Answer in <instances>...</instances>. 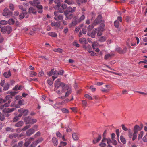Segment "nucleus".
Listing matches in <instances>:
<instances>
[{
	"mask_svg": "<svg viewBox=\"0 0 147 147\" xmlns=\"http://www.w3.org/2000/svg\"><path fill=\"white\" fill-rule=\"evenodd\" d=\"M34 1L33 3L31 1H30V4L32 5H33L35 6L36 5V7L38 9V12L39 13H41L42 12V7L40 5L38 4V3L37 1L38 0H33Z\"/></svg>",
	"mask_w": 147,
	"mask_h": 147,
	"instance_id": "5",
	"label": "nucleus"
},
{
	"mask_svg": "<svg viewBox=\"0 0 147 147\" xmlns=\"http://www.w3.org/2000/svg\"><path fill=\"white\" fill-rule=\"evenodd\" d=\"M59 13L58 12L56 11L54 12V15L55 16V17L54 19L56 20H61L63 18V17L61 14H59Z\"/></svg>",
	"mask_w": 147,
	"mask_h": 147,
	"instance_id": "12",
	"label": "nucleus"
},
{
	"mask_svg": "<svg viewBox=\"0 0 147 147\" xmlns=\"http://www.w3.org/2000/svg\"><path fill=\"white\" fill-rule=\"evenodd\" d=\"M113 55L110 54H107L105 55L104 57V59L106 60H107L108 59H109Z\"/></svg>",
	"mask_w": 147,
	"mask_h": 147,
	"instance_id": "28",
	"label": "nucleus"
},
{
	"mask_svg": "<svg viewBox=\"0 0 147 147\" xmlns=\"http://www.w3.org/2000/svg\"><path fill=\"white\" fill-rule=\"evenodd\" d=\"M15 22V21L13 19H10L8 21V23L10 25H13Z\"/></svg>",
	"mask_w": 147,
	"mask_h": 147,
	"instance_id": "37",
	"label": "nucleus"
},
{
	"mask_svg": "<svg viewBox=\"0 0 147 147\" xmlns=\"http://www.w3.org/2000/svg\"><path fill=\"white\" fill-rule=\"evenodd\" d=\"M18 111L20 113L18 117H21L22 115H26L28 113V111L27 110H25L22 109H20L18 110Z\"/></svg>",
	"mask_w": 147,
	"mask_h": 147,
	"instance_id": "8",
	"label": "nucleus"
},
{
	"mask_svg": "<svg viewBox=\"0 0 147 147\" xmlns=\"http://www.w3.org/2000/svg\"><path fill=\"white\" fill-rule=\"evenodd\" d=\"M53 51L55 52H58L59 53H62V49H60V48H55L54 49H53Z\"/></svg>",
	"mask_w": 147,
	"mask_h": 147,
	"instance_id": "42",
	"label": "nucleus"
},
{
	"mask_svg": "<svg viewBox=\"0 0 147 147\" xmlns=\"http://www.w3.org/2000/svg\"><path fill=\"white\" fill-rule=\"evenodd\" d=\"M84 96L86 98L90 100H92L93 99L92 97L91 96L88 94H85Z\"/></svg>",
	"mask_w": 147,
	"mask_h": 147,
	"instance_id": "45",
	"label": "nucleus"
},
{
	"mask_svg": "<svg viewBox=\"0 0 147 147\" xmlns=\"http://www.w3.org/2000/svg\"><path fill=\"white\" fill-rule=\"evenodd\" d=\"M4 119V115L1 113H0V119L1 121H3Z\"/></svg>",
	"mask_w": 147,
	"mask_h": 147,
	"instance_id": "58",
	"label": "nucleus"
},
{
	"mask_svg": "<svg viewBox=\"0 0 147 147\" xmlns=\"http://www.w3.org/2000/svg\"><path fill=\"white\" fill-rule=\"evenodd\" d=\"M88 51L89 53L91 52L90 53V55L92 56H97V55L96 53L92 52V51L90 49H88Z\"/></svg>",
	"mask_w": 147,
	"mask_h": 147,
	"instance_id": "36",
	"label": "nucleus"
},
{
	"mask_svg": "<svg viewBox=\"0 0 147 147\" xmlns=\"http://www.w3.org/2000/svg\"><path fill=\"white\" fill-rule=\"evenodd\" d=\"M106 39V38L105 37L102 36L100 38L99 41L101 42H104L105 41Z\"/></svg>",
	"mask_w": 147,
	"mask_h": 147,
	"instance_id": "51",
	"label": "nucleus"
},
{
	"mask_svg": "<svg viewBox=\"0 0 147 147\" xmlns=\"http://www.w3.org/2000/svg\"><path fill=\"white\" fill-rule=\"evenodd\" d=\"M76 8L75 7H74L73 8L70 7H68L67 10L65 11H67V13H72L74 12Z\"/></svg>",
	"mask_w": 147,
	"mask_h": 147,
	"instance_id": "21",
	"label": "nucleus"
},
{
	"mask_svg": "<svg viewBox=\"0 0 147 147\" xmlns=\"http://www.w3.org/2000/svg\"><path fill=\"white\" fill-rule=\"evenodd\" d=\"M6 102V100L5 99H3L2 98H0V109H2L4 108L5 107H8L11 101L10 100H9L8 102L5 103L4 104H2L3 103H5Z\"/></svg>",
	"mask_w": 147,
	"mask_h": 147,
	"instance_id": "4",
	"label": "nucleus"
},
{
	"mask_svg": "<svg viewBox=\"0 0 147 147\" xmlns=\"http://www.w3.org/2000/svg\"><path fill=\"white\" fill-rule=\"evenodd\" d=\"M43 140V139L42 138H40L37 140L36 141L38 144L40 142Z\"/></svg>",
	"mask_w": 147,
	"mask_h": 147,
	"instance_id": "62",
	"label": "nucleus"
},
{
	"mask_svg": "<svg viewBox=\"0 0 147 147\" xmlns=\"http://www.w3.org/2000/svg\"><path fill=\"white\" fill-rule=\"evenodd\" d=\"M102 18V16L100 15H99L98 16L97 19L95 20L94 22V25H95L99 22H100L101 20V19Z\"/></svg>",
	"mask_w": 147,
	"mask_h": 147,
	"instance_id": "19",
	"label": "nucleus"
},
{
	"mask_svg": "<svg viewBox=\"0 0 147 147\" xmlns=\"http://www.w3.org/2000/svg\"><path fill=\"white\" fill-rule=\"evenodd\" d=\"M85 18L84 15H82L79 19H77L76 21H75V20H73L72 21V24L74 26L76 25L78 22H80L81 21L83 20Z\"/></svg>",
	"mask_w": 147,
	"mask_h": 147,
	"instance_id": "11",
	"label": "nucleus"
},
{
	"mask_svg": "<svg viewBox=\"0 0 147 147\" xmlns=\"http://www.w3.org/2000/svg\"><path fill=\"white\" fill-rule=\"evenodd\" d=\"M143 140L144 142H147V133L143 138Z\"/></svg>",
	"mask_w": 147,
	"mask_h": 147,
	"instance_id": "56",
	"label": "nucleus"
},
{
	"mask_svg": "<svg viewBox=\"0 0 147 147\" xmlns=\"http://www.w3.org/2000/svg\"><path fill=\"white\" fill-rule=\"evenodd\" d=\"M15 109L12 108L9 109V108H6L4 109L3 111L4 113H10L13 111Z\"/></svg>",
	"mask_w": 147,
	"mask_h": 147,
	"instance_id": "14",
	"label": "nucleus"
},
{
	"mask_svg": "<svg viewBox=\"0 0 147 147\" xmlns=\"http://www.w3.org/2000/svg\"><path fill=\"white\" fill-rule=\"evenodd\" d=\"M31 127L30 125H28L25 126L22 129H18L16 130V131L17 132H20L22 130H25L28 128H30Z\"/></svg>",
	"mask_w": 147,
	"mask_h": 147,
	"instance_id": "18",
	"label": "nucleus"
},
{
	"mask_svg": "<svg viewBox=\"0 0 147 147\" xmlns=\"http://www.w3.org/2000/svg\"><path fill=\"white\" fill-rule=\"evenodd\" d=\"M114 25L115 27L117 28L119 27V22L117 21H115L114 22Z\"/></svg>",
	"mask_w": 147,
	"mask_h": 147,
	"instance_id": "44",
	"label": "nucleus"
},
{
	"mask_svg": "<svg viewBox=\"0 0 147 147\" xmlns=\"http://www.w3.org/2000/svg\"><path fill=\"white\" fill-rule=\"evenodd\" d=\"M56 134L57 137L58 138H60L62 136L61 134L59 132H57Z\"/></svg>",
	"mask_w": 147,
	"mask_h": 147,
	"instance_id": "60",
	"label": "nucleus"
},
{
	"mask_svg": "<svg viewBox=\"0 0 147 147\" xmlns=\"http://www.w3.org/2000/svg\"><path fill=\"white\" fill-rule=\"evenodd\" d=\"M29 12L30 13H32L34 14H35L36 12V9L32 7H30L29 9Z\"/></svg>",
	"mask_w": 147,
	"mask_h": 147,
	"instance_id": "24",
	"label": "nucleus"
},
{
	"mask_svg": "<svg viewBox=\"0 0 147 147\" xmlns=\"http://www.w3.org/2000/svg\"><path fill=\"white\" fill-rule=\"evenodd\" d=\"M60 145L62 146H65L67 144V143L65 142H61L60 143Z\"/></svg>",
	"mask_w": 147,
	"mask_h": 147,
	"instance_id": "61",
	"label": "nucleus"
},
{
	"mask_svg": "<svg viewBox=\"0 0 147 147\" xmlns=\"http://www.w3.org/2000/svg\"><path fill=\"white\" fill-rule=\"evenodd\" d=\"M30 120V117H27L25 118L24 119V121L26 123V124H30V123H28L26 121H27L28 122H29V121Z\"/></svg>",
	"mask_w": 147,
	"mask_h": 147,
	"instance_id": "54",
	"label": "nucleus"
},
{
	"mask_svg": "<svg viewBox=\"0 0 147 147\" xmlns=\"http://www.w3.org/2000/svg\"><path fill=\"white\" fill-rule=\"evenodd\" d=\"M10 9L13 11L14 10V6L12 4H10L9 5Z\"/></svg>",
	"mask_w": 147,
	"mask_h": 147,
	"instance_id": "59",
	"label": "nucleus"
},
{
	"mask_svg": "<svg viewBox=\"0 0 147 147\" xmlns=\"http://www.w3.org/2000/svg\"><path fill=\"white\" fill-rule=\"evenodd\" d=\"M28 17V14L27 13L25 12L21 14L19 16L20 19H22L24 17L27 18Z\"/></svg>",
	"mask_w": 147,
	"mask_h": 147,
	"instance_id": "17",
	"label": "nucleus"
},
{
	"mask_svg": "<svg viewBox=\"0 0 147 147\" xmlns=\"http://www.w3.org/2000/svg\"><path fill=\"white\" fill-rule=\"evenodd\" d=\"M65 2L66 3H67L69 5L73 3V2L72 1H71L69 0H66Z\"/></svg>",
	"mask_w": 147,
	"mask_h": 147,
	"instance_id": "57",
	"label": "nucleus"
},
{
	"mask_svg": "<svg viewBox=\"0 0 147 147\" xmlns=\"http://www.w3.org/2000/svg\"><path fill=\"white\" fill-rule=\"evenodd\" d=\"M26 121L28 123H30V124H32L37 122V120L35 119H31L30 118L29 122H28L27 121Z\"/></svg>",
	"mask_w": 147,
	"mask_h": 147,
	"instance_id": "22",
	"label": "nucleus"
},
{
	"mask_svg": "<svg viewBox=\"0 0 147 147\" xmlns=\"http://www.w3.org/2000/svg\"><path fill=\"white\" fill-rule=\"evenodd\" d=\"M141 127L137 125H136L134 127L133 131L134 133L130 129L128 130V135L129 138H132L133 141H134L137 137V134L138 131L141 130L143 127V125L142 124L140 125Z\"/></svg>",
	"mask_w": 147,
	"mask_h": 147,
	"instance_id": "2",
	"label": "nucleus"
},
{
	"mask_svg": "<svg viewBox=\"0 0 147 147\" xmlns=\"http://www.w3.org/2000/svg\"><path fill=\"white\" fill-rule=\"evenodd\" d=\"M37 75V73L34 71H31L30 72V77H33L34 76H36Z\"/></svg>",
	"mask_w": 147,
	"mask_h": 147,
	"instance_id": "41",
	"label": "nucleus"
},
{
	"mask_svg": "<svg viewBox=\"0 0 147 147\" xmlns=\"http://www.w3.org/2000/svg\"><path fill=\"white\" fill-rule=\"evenodd\" d=\"M143 40L144 42H147V34L143 36Z\"/></svg>",
	"mask_w": 147,
	"mask_h": 147,
	"instance_id": "43",
	"label": "nucleus"
},
{
	"mask_svg": "<svg viewBox=\"0 0 147 147\" xmlns=\"http://www.w3.org/2000/svg\"><path fill=\"white\" fill-rule=\"evenodd\" d=\"M54 90L59 94H63L65 93V96H68L71 92V88L67 85L61 82L59 79H57L55 83Z\"/></svg>",
	"mask_w": 147,
	"mask_h": 147,
	"instance_id": "1",
	"label": "nucleus"
},
{
	"mask_svg": "<svg viewBox=\"0 0 147 147\" xmlns=\"http://www.w3.org/2000/svg\"><path fill=\"white\" fill-rule=\"evenodd\" d=\"M24 124V123L22 121H20L15 125L16 127H20L22 126Z\"/></svg>",
	"mask_w": 147,
	"mask_h": 147,
	"instance_id": "30",
	"label": "nucleus"
},
{
	"mask_svg": "<svg viewBox=\"0 0 147 147\" xmlns=\"http://www.w3.org/2000/svg\"><path fill=\"white\" fill-rule=\"evenodd\" d=\"M98 42L97 41H96L95 42H94L92 44V47L94 50L95 49V47H98Z\"/></svg>",
	"mask_w": 147,
	"mask_h": 147,
	"instance_id": "38",
	"label": "nucleus"
},
{
	"mask_svg": "<svg viewBox=\"0 0 147 147\" xmlns=\"http://www.w3.org/2000/svg\"><path fill=\"white\" fill-rule=\"evenodd\" d=\"M23 141H21L19 142L18 144L17 147H22L23 146Z\"/></svg>",
	"mask_w": 147,
	"mask_h": 147,
	"instance_id": "48",
	"label": "nucleus"
},
{
	"mask_svg": "<svg viewBox=\"0 0 147 147\" xmlns=\"http://www.w3.org/2000/svg\"><path fill=\"white\" fill-rule=\"evenodd\" d=\"M101 136H100L98 137L94 138L93 140V143L95 144L101 140Z\"/></svg>",
	"mask_w": 147,
	"mask_h": 147,
	"instance_id": "23",
	"label": "nucleus"
},
{
	"mask_svg": "<svg viewBox=\"0 0 147 147\" xmlns=\"http://www.w3.org/2000/svg\"><path fill=\"white\" fill-rule=\"evenodd\" d=\"M61 1L60 0H55L54 2L56 4V5L54 6V8L55 9L58 10L60 12L62 13L63 12L64 10L67 8V5L65 4L61 5Z\"/></svg>",
	"mask_w": 147,
	"mask_h": 147,
	"instance_id": "3",
	"label": "nucleus"
},
{
	"mask_svg": "<svg viewBox=\"0 0 147 147\" xmlns=\"http://www.w3.org/2000/svg\"><path fill=\"white\" fill-rule=\"evenodd\" d=\"M111 142L113 144L115 145H117V142L114 139H112V141H111Z\"/></svg>",
	"mask_w": 147,
	"mask_h": 147,
	"instance_id": "64",
	"label": "nucleus"
},
{
	"mask_svg": "<svg viewBox=\"0 0 147 147\" xmlns=\"http://www.w3.org/2000/svg\"><path fill=\"white\" fill-rule=\"evenodd\" d=\"M52 140L55 145L57 146V140L56 138L55 137H53L52 139Z\"/></svg>",
	"mask_w": 147,
	"mask_h": 147,
	"instance_id": "39",
	"label": "nucleus"
},
{
	"mask_svg": "<svg viewBox=\"0 0 147 147\" xmlns=\"http://www.w3.org/2000/svg\"><path fill=\"white\" fill-rule=\"evenodd\" d=\"M97 30L95 29L92 32L91 34L88 33V35L89 36H91L92 38L95 37V35L97 31Z\"/></svg>",
	"mask_w": 147,
	"mask_h": 147,
	"instance_id": "16",
	"label": "nucleus"
},
{
	"mask_svg": "<svg viewBox=\"0 0 147 147\" xmlns=\"http://www.w3.org/2000/svg\"><path fill=\"white\" fill-rule=\"evenodd\" d=\"M4 76L5 78H7L10 77L11 76L10 72L9 71L8 72H5L4 73Z\"/></svg>",
	"mask_w": 147,
	"mask_h": 147,
	"instance_id": "29",
	"label": "nucleus"
},
{
	"mask_svg": "<svg viewBox=\"0 0 147 147\" xmlns=\"http://www.w3.org/2000/svg\"><path fill=\"white\" fill-rule=\"evenodd\" d=\"M111 142V139L109 138H104L102 141L101 143L100 144V146L101 147H105L106 146V144H109Z\"/></svg>",
	"mask_w": 147,
	"mask_h": 147,
	"instance_id": "6",
	"label": "nucleus"
},
{
	"mask_svg": "<svg viewBox=\"0 0 147 147\" xmlns=\"http://www.w3.org/2000/svg\"><path fill=\"white\" fill-rule=\"evenodd\" d=\"M56 71H54V69H52L49 72L47 73V74L49 76H52L53 74L54 75H55L56 74Z\"/></svg>",
	"mask_w": 147,
	"mask_h": 147,
	"instance_id": "20",
	"label": "nucleus"
},
{
	"mask_svg": "<svg viewBox=\"0 0 147 147\" xmlns=\"http://www.w3.org/2000/svg\"><path fill=\"white\" fill-rule=\"evenodd\" d=\"M49 35L52 37H55L57 36V34L55 32H50L48 33Z\"/></svg>",
	"mask_w": 147,
	"mask_h": 147,
	"instance_id": "26",
	"label": "nucleus"
},
{
	"mask_svg": "<svg viewBox=\"0 0 147 147\" xmlns=\"http://www.w3.org/2000/svg\"><path fill=\"white\" fill-rule=\"evenodd\" d=\"M6 130L7 131H10L13 132L14 131V130L11 128L8 127L6 128Z\"/></svg>",
	"mask_w": 147,
	"mask_h": 147,
	"instance_id": "55",
	"label": "nucleus"
},
{
	"mask_svg": "<svg viewBox=\"0 0 147 147\" xmlns=\"http://www.w3.org/2000/svg\"><path fill=\"white\" fill-rule=\"evenodd\" d=\"M4 29L7 30L6 32L8 34H9L12 31V29L11 26H4L1 29V31L4 34Z\"/></svg>",
	"mask_w": 147,
	"mask_h": 147,
	"instance_id": "10",
	"label": "nucleus"
},
{
	"mask_svg": "<svg viewBox=\"0 0 147 147\" xmlns=\"http://www.w3.org/2000/svg\"><path fill=\"white\" fill-rule=\"evenodd\" d=\"M9 87V83H6L5 84L3 88V89L4 90H7L8 89Z\"/></svg>",
	"mask_w": 147,
	"mask_h": 147,
	"instance_id": "27",
	"label": "nucleus"
},
{
	"mask_svg": "<svg viewBox=\"0 0 147 147\" xmlns=\"http://www.w3.org/2000/svg\"><path fill=\"white\" fill-rule=\"evenodd\" d=\"M22 98V97L20 96H17L15 97V99L17 100H20Z\"/></svg>",
	"mask_w": 147,
	"mask_h": 147,
	"instance_id": "63",
	"label": "nucleus"
},
{
	"mask_svg": "<svg viewBox=\"0 0 147 147\" xmlns=\"http://www.w3.org/2000/svg\"><path fill=\"white\" fill-rule=\"evenodd\" d=\"M61 110L63 112L65 113H69V111L65 108L62 109Z\"/></svg>",
	"mask_w": 147,
	"mask_h": 147,
	"instance_id": "53",
	"label": "nucleus"
},
{
	"mask_svg": "<svg viewBox=\"0 0 147 147\" xmlns=\"http://www.w3.org/2000/svg\"><path fill=\"white\" fill-rule=\"evenodd\" d=\"M16 93H17L15 92L9 91L7 92V94H10L13 96H15Z\"/></svg>",
	"mask_w": 147,
	"mask_h": 147,
	"instance_id": "52",
	"label": "nucleus"
},
{
	"mask_svg": "<svg viewBox=\"0 0 147 147\" xmlns=\"http://www.w3.org/2000/svg\"><path fill=\"white\" fill-rule=\"evenodd\" d=\"M80 42L83 44H85L86 42V40L85 38H81L79 40Z\"/></svg>",
	"mask_w": 147,
	"mask_h": 147,
	"instance_id": "31",
	"label": "nucleus"
},
{
	"mask_svg": "<svg viewBox=\"0 0 147 147\" xmlns=\"http://www.w3.org/2000/svg\"><path fill=\"white\" fill-rule=\"evenodd\" d=\"M120 140L121 142L123 144L126 143V141L125 139L122 136H121L120 137Z\"/></svg>",
	"mask_w": 147,
	"mask_h": 147,
	"instance_id": "34",
	"label": "nucleus"
},
{
	"mask_svg": "<svg viewBox=\"0 0 147 147\" xmlns=\"http://www.w3.org/2000/svg\"><path fill=\"white\" fill-rule=\"evenodd\" d=\"M18 136L16 134H12L9 135V137L10 138H13L16 137Z\"/></svg>",
	"mask_w": 147,
	"mask_h": 147,
	"instance_id": "32",
	"label": "nucleus"
},
{
	"mask_svg": "<svg viewBox=\"0 0 147 147\" xmlns=\"http://www.w3.org/2000/svg\"><path fill=\"white\" fill-rule=\"evenodd\" d=\"M35 131V130L33 129H30L26 131V134L27 136H30Z\"/></svg>",
	"mask_w": 147,
	"mask_h": 147,
	"instance_id": "15",
	"label": "nucleus"
},
{
	"mask_svg": "<svg viewBox=\"0 0 147 147\" xmlns=\"http://www.w3.org/2000/svg\"><path fill=\"white\" fill-rule=\"evenodd\" d=\"M38 144V143L36 142V141H34L30 145V147H35Z\"/></svg>",
	"mask_w": 147,
	"mask_h": 147,
	"instance_id": "40",
	"label": "nucleus"
},
{
	"mask_svg": "<svg viewBox=\"0 0 147 147\" xmlns=\"http://www.w3.org/2000/svg\"><path fill=\"white\" fill-rule=\"evenodd\" d=\"M104 25H103L102 26L100 27L98 29L97 33V35L98 36H100L102 35V32L104 30V28L103 27L104 26Z\"/></svg>",
	"mask_w": 147,
	"mask_h": 147,
	"instance_id": "13",
	"label": "nucleus"
},
{
	"mask_svg": "<svg viewBox=\"0 0 147 147\" xmlns=\"http://www.w3.org/2000/svg\"><path fill=\"white\" fill-rule=\"evenodd\" d=\"M34 138L33 137H30L29 138H27L25 140V142L24 144V147H28L31 142L33 141Z\"/></svg>",
	"mask_w": 147,
	"mask_h": 147,
	"instance_id": "7",
	"label": "nucleus"
},
{
	"mask_svg": "<svg viewBox=\"0 0 147 147\" xmlns=\"http://www.w3.org/2000/svg\"><path fill=\"white\" fill-rule=\"evenodd\" d=\"M64 73V71L63 70H61L59 71L58 72H57V71L56 75H62Z\"/></svg>",
	"mask_w": 147,
	"mask_h": 147,
	"instance_id": "46",
	"label": "nucleus"
},
{
	"mask_svg": "<svg viewBox=\"0 0 147 147\" xmlns=\"http://www.w3.org/2000/svg\"><path fill=\"white\" fill-rule=\"evenodd\" d=\"M12 98V96L11 95H7L5 96V100H6V102L7 100H10Z\"/></svg>",
	"mask_w": 147,
	"mask_h": 147,
	"instance_id": "49",
	"label": "nucleus"
},
{
	"mask_svg": "<svg viewBox=\"0 0 147 147\" xmlns=\"http://www.w3.org/2000/svg\"><path fill=\"white\" fill-rule=\"evenodd\" d=\"M66 16V18L67 19H71L72 18V16L71 14H69L67 13V11H65L64 12Z\"/></svg>",
	"mask_w": 147,
	"mask_h": 147,
	"instance_id": "25",
	"label": "nucleus"
},
{
	"mask_svg": "<svg viewBox=\"0 0 147 147\" xmlns=\"http://www.w3.org/2000/svg\"><path fill=\"white\" fill-rule=\"evenodd\" d=\"M8 23V22L5 20H2L0 21V23H1V25H5L7 24Z\"/></svg>",
	"mask_w": 147,
	"mask_h": 147,
	"instance_id": "47",
	"label": "nucleus"
},
{
	"mask_svg": "<svg viewBox=\"0 0 147 147\" xmlns=\"http://www.w3.org/2000/svg\"><path fill=\"white\" fill-rule=\"evenodd\" d=\"M72 137L73 139L74 140H77L78 139V137L76 133H74L72 134Z\"/></svg>",
	"mask_w": 147,
	"mask_h": 147,
	"instance_id": "50",
	"label": "nucleus"
},
{
	"mask_svg": "<svg viewBox=\"0 0 147 147\" xmlns=\"http://www.w3.org/2000/svg\"><path fill=\"white\" fill-rule=\"evenodd\" d=\"M12 12H10L9 10L7 8L4 9L3 13V15L5 16H10L12 15Z\"/></svg>",
	"mask_w": 147,
	"mask_h": 147,
	"instance_id": "9",
	"label": "nucleus"
},
{
	"mask_svg": "<svg viewBox=\"0 0 147 147\" xmlns=\"http://www.w3.org/2000/svg\"><path fill=\"white\" fill-rule=\"evenodd\" d=\"M16 101H14L11 104V107H15L16 108H18L20 107V106L19 105H17L16 104Z\"/></svg>",
	"mask_w": 147,
	"mask_h": 147,
	"instance_id": "33",
	"label": "nucleus"
},
{
	"mask_svg": "<svg viewBox=\"0 0 147 147\" xmlns=\"http://www.w3.org/2000/svg\"><path fill=\"white\" fill-rule=\"evenodd\" d=\"M144 132L143 131H141L140 132V133L139 134L138 137V140L141 139L143 135Z\"/></svg>",
	"mask_w": 147,
	"mask_h": 147,
	"instance_id": "35",
	"label": "nucleus"
}]
</instances>
